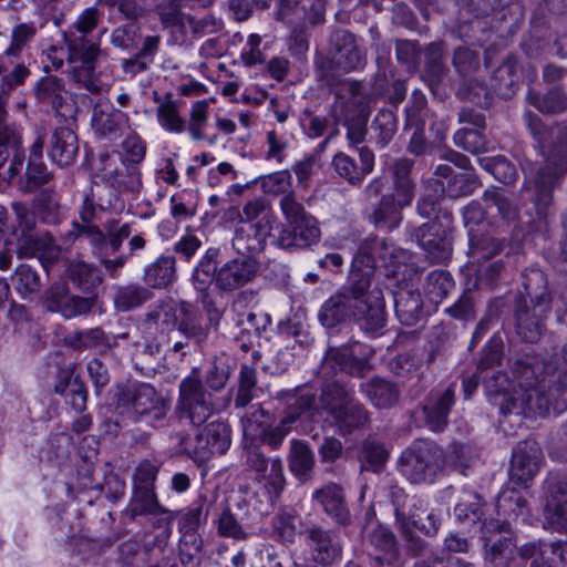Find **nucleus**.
Segmentation results:
<instances>
[{"mask_svg":"<svg viewBox=\"0 0 567 567\" xmlns=\"http://www.w3.org/2000/svg\"><path fill=\"white\" fill-rule=\"evenodd\" d=\"M42 223L55 225L60 220V203L54 187H45L33 198L32 206Z\"/></svg>","mask_w":567,"mask_h":567,"instance_id":"5fc2aeb1","label":"nucleus"},{"mask_svg":"<svg viewBox=\"0 0 567 567\" xmlns=\"http://www.w3.org/2000/svg\"><path fill=\"white\" fill-rule=\"evenodd\" d=\"M336 431L341 436H348L364 429L369 422V412L357 399L330 415Z\"/></svg>","mask_w":567,"mask_h":567,"instance_id":"f704fd0d","label":"nucleus"},{"mask_svg":"<svg viewBox=\"0 0 567 567\" xmlns=\"http://www.w3.org/2000/svg\"><path fill=\"white\" fill-rule=\"evenodd\" d=\"M13 212L16 214V225L11 235L16 240L13 250L18 252L24 246L29 245L42 233L38 231V214L34 209L24 203H13Z\"/></svg>","mask_w":567,"mask_h":567,"instance_id":"72a5a7b5","label":"nucleus"},{"mask_svg":"<svg viewBox=\"0 0 567 567\" xmlns=\"http://www.w3.org/2000/svg\"><path fill=\"white\" fill-rule=\"evenodd\" d=\"M310 524H305L300 515L292 508L280 509L271 520L272 534L282 544H293L297 535L305 537V530Z\"/></svg>","mask_w":567,"mask_h":567,"instance_id":"ea45409f","label":"nucleus"},{"mask_svg":"<svg viewBox=\"0 0 567 567\" xmlns=\"http://www.w3.org/2000/svg\"><path fill=\"white\" fill-rule=\"evenodd\" d=\"M153 297V291L145 284L130 282L114 287L112 301L117 312H128L143 307Z\"/></svg>","mask_w":567,"mask_h":567,"instance_id":"e433bc0d","label":"nucleus"},{"mask_svg":"<svg viewBox=\"0 0 567 567\" xmlns=\"http://www.w3.org/2000/svg\"><path fill=\"white\" fill-rule=\"evenodd\" d=\"M37 100L50 107L56 114L66 116L63 111L65 100L63 97V81L54 75L41 78L34 87Z\"/></svg>","mask_w":567,"mask_h":567,"instance_id":"49530a36","label":"nucleus"},{"mask_svg":"<svg viewBox=\"0 0 567 567\" xmlns=\"http://www.w3.org/2000/svg\"><path fill=\"white\" fill-rule=\"evenodd\" d=\"M258 262L255 257L240 255L225 262L219 268L217 288L223 291H234L251 281L257 274Z\"/></svg>","mask_w":567,"mask_h":567,"instance_id":"b1692460","label":"nucleus"},{"mask_svg":"<svg viewBox=\"0 0 567 567\" xmlns=\"http://www.w3.org/2000/svg\"><path fill=\"white\" fill-rule=\"evenodd\" d=\"M64 271L72 286L83 293L82 297L94 298L95 307L97 288L104 280L102 270L93 262H87L81 258H72L66 260Z\"/></svg>","mask_w":567,"mask_h":567,"instance_id":"5701e85b","label":"nucleus"},{"mask_svg":"<svg viewBox=\"0 0 567 567\" xmlns=\"http://www.w3.org/2000/svg\"><path fill=\"white\" fill-rule=\"evenodd\" d=\"M526 499L519 491L514 488L504 489L499 493L496 509L498 519H484L482 523V537L487 540L493 534L507 533L508 520L516 519L524 515Z\"/></svg>","mask_w":567,"mask_h":567,"instance_id":"6ab92c4d","label":"nucleus"},{"mask_svg":"<svg viewBox=\"0 0 567 567\" xmlns=\"http://www.w3.org/2000/svg\"><path fill=\"white\" fill-rule=\"evenodd\" d=\"M468 245V257L472 265L483 264L497 256L505 248V241L496 238L493 234L475 233L473 230L470 231Z\"/></svg>","mask_w":567,"mask_h":567,"instance_id":"c03bdc74","label":"nucleus"},{"mask_svg":"<svg viewBox=\"0 0 567 567\" xmlns=\"http://www.w3.org/2000/svg\"><path fill=\"white\" fill-rule=\"evenodd\" d=\"M370 349L359 342L342 347H330L321 361L318 374L322 379L319 409L329 416L355 399L353 388L337 378L339 373L363 378L370 370Z\"/></svg>","mask_w":567,"mask_h":567,"instance_id":"7ed1b4c3","label":"nucleus"},{"mask_svg":"<svg viewBox=\"0 0 567 567\" xmlns=\"http://www.w3.org/2000/svg\"><path fill=\"white\" fill-rule=\"evenodd\" d=\"M162 357V344L157 338L144 339L143 342L136 344L133 354L135 369L145 372L151 365L157 363Z\"/></svg>","mask_w":567,"mask_h":567,"instance_id":"0e129e2a","label":"nucleus"},{"mask_svg":"<svg viewBox=\"0 0 567 567\" xmlns=\"http://www.w3.org/2000/svg\"><path fill=\"white\" fill-rule=\"evenodd\" d=\"M175 411L181 421L194 426L203 425L216 411L214 394L204 386L197 369L181 381Z\"/></svg>","mask_w":567,"mask_h":567,"instance_id":"6e6552de","label":"nucleus"},{"mask_svg":"<svg viewBox=\"0 0 567 567\" xmlns=\"http://www.w3.org/2000/svg\"><path fill=\"white\" fill-rule=\"evenodd\" d=\"M303 542L308 548L311 563L330 567L342 557V544L338 535L331 529L310 524L305 530Z\"/></svg>","mask_w":567,"mask_h":567,"instance_id":"f3484780","label":"nucleus"},{"mask_svg":"<svg viewBox=\"0 0 567 567\" xmlns=\"http://www.w3.org/2000/svg\"><path fill=\"white\" fill-rule=\"evenodd\" d=\"M286 224L281 225L274 244L289 252L311 248L321 238L318 219L297 200L295 193L282 196L279 203Z\"/></svg>","mask_w":567,"mask_h":567,"instance_id":"423d86ee","label":"nucleus"},{"mask_svg":"<svg viewBox=\"0 0 567 567\" xmlns=\"http://www.w3.org/2000/svg\"><path fill=\"white\" fill-rule=\"evenodd\" d=\"M542 458L543 453L536 441L518 442L513 450L511 460L509 477L512 482L526 487L537 474Z\"/></svg>","mask_w":567,"mask_h":567,"instance_id":"aec40b11","label":"nucleus"},{"mask_svg":"<svg viewBox=\"0 0 567 567\" xmlns=\"http://www.w3.org/2000/svg\"><path fill=\"white\" fill-rule=\"evenodd\" d=\"M388 243L385 238L378 236H370L365 238L359 246L351 262L349 275L357 272L362 275V279L367 281V287L370 288L372 280L378 276L375 286L388 289L386 281L390 278V269L386 262L388 259Z\"/></svg>","mask_w":567,"mask_h":567,"instance_id":"9b49d317","label":"nucleus"},{"mask_svg":"<svg viewBox=\"0 0 567 567\" xmlns=\"http://www.w3.org/2000/svg\"><path fill=\"white\" fill-rule=\"evenodd\" d=\"M267 514L261 513L252 501L243 498L234 506L224 505L214 524L219 536L246 540L252 534L255 524Z\"/></svg>","mask_w":567,"mask_h":567,"instance_id":"f8f14e48","label":"nucleus"},{"mask_svg":"<svg viewBox=\"0 0 567 567\" xmlns=\"http://www.w3.org/2000/svg\"><path fill=\"white\" fill-rule=\"evenodd\" d=\"M269 231V227L265 223L262 225L244 223L235 231L231 241L233 247L238 256L249 255L254 257V254L264 250Z\"/></svg>","mask_w":567,"mask_h":567,"instance_id":"c9c22d12","label":"nucleus"},{"mask_svg":"<svg viewBox=\"0 0 567 567\" xmlns=\"http://www.w3.org/2000/svg\"><path fill=\"white\" fill-rule=\"evenodd\" d=\"M544 528L567 533V484L549 485L544 507Z\"/></svg>","mask_w":567,"mask_h":567,"instance_id":"7c9ffc66","label":"nucleus"},{"mask_svg":"<svg viewBox=\"0 0 567 567\" xmlns=\"http://www.w3.org/2000/svg\"><path fill=\"white\" fill-rule=\"evenodd\" d=\"M523 285L533 302V310L522 308L516 311L517 333L526 342H535L542 334L543 320L550 310V297L547 293V279L538 268H530L523 274Z\"/></svg>","mask_w":567,"mask_h":567,"instance_id":"0eeeda50","label":"nucleus"},{"mask_svg":"<svg viewBox=\"0 0 567 567\" xmlns=\"http://www.w3.org/2000/svg\"><path fill=\"white\" fill-rule=\"evenodd\" d=\"M394 307L398 319L403 324L412 326L416 322L422 308L420 293L409 291L406 292V298L400 295V297L394 300Z\"/></svg>","mask_w":567,"mask_h":567,"instance_id":"338daca9","label":"nucleus"},{"mask_svg":"<svg viewBox=\"0 0 567 567\" xmlns=\"http://www.w3.org/2000/svg\"><path fill=\"white\" fill-rule=\"evenodd\" d=\"M177 279L176 260L174 256H159L148 264L144 270L142 280L151 289H167Z\"/></svg>","mask_w":567,"mask_h":567,"instance_id":"58836bf2","label":"nucleus"},{"mask_svg":"<svg viewBox=\"0 0 567 567\" xmlns=\"http://www.w3.org/2000/svg\"><path fill=\"white\" fill-rule=\"evenodd\" d=\"M367 281L362 275L348 276L341 291L323 302L318 318L327 329L354 320L371 333H378L386 324L385 299L378 286L368 295Z\"/></svg>","mask_w":567,"mask_h":567,"instance_id":"f03ea898","label":"nucleus"},{"mask_svg":"<svg viewBox=\"0 0 567 567\" xmlns=\"http://www.w3.org/2000/svg\"><path fill=\"white\" fill-rule=\"evenodd\" d=\"M14 56L1 54L6 71L0 75V102L8 103L10 94L18 87L22 86L30 78L31 71L24 63H14Z\"/></svg>","mask_w":567,"mask_h":567,"instance_id":"de8ad7c7","label":"nucleus"},{"mask_svg":"<svg viewBox=\"0 0 567 567\" xmlns=\"http://www.w3.org/2000/svg\"><path fill=\"white\" fill-rule=\"evenodd\" d=\"M75 364L58 370L54 392L66 399V402L79 413L86 409L87 388L80 375H74Z\"/></svg>","mask_w":567,"mask_h":567,"instance_id":"bb28decb","label":"nucleus"},{"mask_svg":"<svg viewBox=\"0 0 567 567\" xmlns=\"http://www.w3.org/2000/svg\"><path fill=\"white\" fill-rule=\"evenodd\" d=\"M111 405L120 415L134 422L146 421L152 426L163 422L168 412L162 394L150 383L138 381L117 383L112 391Z\"/></svg>","mask_w":567,"mask_h":567,"instance_id":"39448f33","label":"nucleus"},{"mask_svg":"<svg viewBox=\"0 0 567 567\" xmlns=\"http://www.w3.org/2000/svg\"><path fill=\"white\" fill-rule=\"evenodd\" d=\"M127 122V114L115 109L112 104L99 102L94 105L91 125L99 137L109 141L117 140L122 136Z\"/></svg>","mask_w":567,"mask_h":567,"instance_id":"393cba45","label":"nucleus"},{"mask_svg":"<svg viewBox=\"0 0 567 567\" xmlns=\"http://www.w3.org/2000/svg\"><path fill=\"white\" fill-rule=\"evenodd\" d=\"M40 305L48 312L59 313L64 319H72L91 313L94 308V298L74 295L68 282L55 280L41 293Z\"/></svg>","mask_w":567,"mask_h":567,"instance_id":"4468645a","label":"nucleus"},{"mask_svg":"<svg viewBox=\"0 0 567 567\" xmlns=\"http://www.w3.org/2000/svg\"><path fill=\"white\" fill-rule=\"evenodd\" d=\"M286 399L285 419L291 425L300 417L312 419L320 411L316 392L310 388L300 386L281 393Z\"/></svg>","mask_w":567,"mask_h":567,"instance_id":"2f4dec72","label":"nucleus"},{"mask_svg":"<svg viewBox=\"0 0 567 567\" xmlns=\"http://www.w3.org/2000/svg\"><path fill=\"white\" fill-rule=\"evenodd\" d=\"M65 344L68 348L75 351L101 347L110 349L113 347V343L111 342L110 338L100 327L85 330H78L74 331L73 333H70L65 338Z\"/></svg>","mask_w":567,"mask_h":567,"instance_id":"603ef678","label":"nucleus"},{"mask_svg":"<svg viewBox=\"0 0 567 567\" xmlns=\"http://www.w3.org/2000/svg\"><path fill=\"white\" fill-rule=\"evenodd\" d=\"M216 495L208 494L207 491H200L187 511L182 515L178 523L179 530L197 532L202 524H206L209 512L216 504Z\"/></svg>","mask_w":567,"mask_h":567,"instance_id":"a18cd8bd","label":"nucleus"},{"mask_svg":"<svg viewBox=\"0 0 567 567\" xmlns=\"http://www.w3.org/2000/svg\"><path fill=\"white\" fill-rule=\"evenodd\" d=\"M179 305L172 297H164L148 307L142 316V324L147 330L161 333L172 332L178 327L181 318L177 316Z\"/></svg>","mask_w":567,"mask_h":567,"instance_id":"c756f323","label":"nucleus"},{"mask_svg":"<svg viewBox=\"0 0 567 567\" xmlns=\"http://www.w3.org/2000/svg\"><path fill=\"white\" fill-rule=\"evenodd\" d=\"M131 519L145 515H167V522L175 519L177 513L163 507L155 488H133V495L126 511Z\"/></svg>","mask_w":567,"mask_h":567,"instance_id":"4c0bfd02","label":"nucleus"},{"mask_svg":"<svg viewBox=\"0 0 567 567\" xmlns=\"http://www.w3.org/2000/svg\"><path fill=\"white\" fill-rule=\"evenodd\" d=\"M231 374V365L227 358H215L204 377L203 384L213 394L225 389Z\"/></svg>","mask_w":567,"mask_h":567,"instance_id":"680f3d73","label":"nucleus"},{"mask_svg":"<svg viewBox=\"0 0 567 567\" xmlns=\"http://www.w3.org/2000/svg\"><path fill=\"white\" fill-rule=\"evenodd\" d=\"M11 280L17 292L24 299L38 293L42 286L39 272L28 264L19 265Z\"/></svg>","mask_w":567,"mask_h":567,"instance_id":"13d9d810","label":"nucleus"},{"mask_svg":"<svg viewBox=\"0 0 567 567\" xmlns=\"http://www.w3.org/2000/svg\"><path fill=\"white\" fill-rule=\"evenodd\" d=\"M349 97L340 109V120L347 127V138L351 145L361 144L367 134V124L370 115L368 96L363 93V85L359 81L346 84Z\"/></svg>","mask_w":567,"mask_h":567,"instance_id":"ddd939ff","label":"nucleus"},{"mask_svg":"<svg viewBox=\"0 0 567 567\" xmlns=\"http://www.w3.org/2000/svg\"><path fill=\"white\" fill-rule=\"evenodd\" d=\"M362 468L373 473H380L385 468L389 452L383 443L368 439L361 450Z\"/></svg>","mask_w":567,"mask_h":567,"instance_id":"e2e57ef3","label":"nucleus"},{"mask_svg":"<svg viewBox=\"0 0 567 567\" xmlns=\"http://www.w3.org/2000/svg\"><path fill=\"white\" fill-rule=\"evenodd\" d=\"M480 166L503 184H511L516 179L515 166L504 156L480 157Z\"/></svg>","mask_w":567,"mask_h":567,"instance_id":"69168bd1","label":"nucleus"},{"mask_svg":"<svg viewBox=\"0 0 567 567\" xmlns=\"http://www.w3.org/2000/svg\"><path fill=\"white\" fill-rule=\"evenodd\" d=\"M453 141L456 146L472 154H480L489 150L486 137L477 128H461L454 134Z\"/></svg>","mask_w":567,"mask_h":567,"instance_id":"774afa93","label":"nucleus"},{"mask_svg":"<svg viewBox=\"0 0 567 567\" xmlns=\"http://www.w3.org/2000/svg\"><path fill=\"white\" fill-rule=\"evenodd\" d=\"M61 251V247L56 244L53 235L44 231L17 254L22 258L38 257L42 267L49 271V268L59 260Z\"/></svg>","mask_w":567,"mask_h":567,"instance_id":"37998d69","label":"nucleus"},{"mask_svg":"<svg viewBox=\"0 0 567 567\" xmlns=\"http://www.w3.org/2000/svg\"><path fill=\"white\" fill-rule=\"evenodd\" d=\"M333 61L339 69L350 72L362 68L365 64V55L357 38L350 31L334 29L329 39Z\"/></svg>","mask_w":567,"mask_h":567,"instance_id":"412c9836","label":"nucleus"},{"mask_svg":"<svg viewBox=\"0 0 567 567\" xmlns=\"http://www.w3.org/2000/svg\"><path fill=\"white\" fill-rule=\"evenodd\" d=\"M566 172L567 143H561L551 151L545 166L539 167L535 175L526 177L525 193L534 202L539 218L546 217L554 185Z\"/></svg>","mask_w":567,"mask_h":567,"instance_id":"1a4fd4ad","label":"nucleus"},{"mask_svg":"<svg viewBox=\"0 0 567 567\" xmlns=\"http://www.w3.org/2000/svg\"><path fill=\"white\" fill-rule=\"evenodd\" d=\"M231 444V430L224 421L208 423L196 436V449L203 452V456L221 455Z\"/></svg>","mask_w":567,"mask_h":567,"instance_id":"473e14b6","label":"nucleus"},{"mask_svg":"<svg viewBox=\"0 0 567 567\" xmlns=\"http://www.w3.org/2000/svg\"><path fill=\"white\" fill-rule=\"evenodd\" d=\"M8 103L0 102V150L20 148L22 145L21 127L11 118L7 111Z\"/></svg>","mask_w":567,"mask_h":567,"instance_id":"052dcab7","label":"nucleus"},{"mask_svg":"<svg viewBox=\"0 0 567 567\" xmlns=\"http://www.w3.org/2000/svg\"><path fill=\"white\" fill-rule=\"evenodd\" d=\"M443 451L431 441L419 440L398 461V468L412 483H432L444 466Z\"/></svg>","mask_w":567,"mask_h":567,"instance_id":"9d476101","label":"nucleus"},{"mask_svg":"<svg viewBox=\"0 0 567 567\" xmlns=\"http://www.w3.org/2000/svg\"><path fill=\"white\" fill-rule=\"evenodd\" d=\"M64 42L68 47L70 61L81 62L87 70H95L97 60L102 54L100 43L87 35H74L64 33Z\"/></svg>","mask_w":567,"mask_h":567,"instance_id":"79ce46f5","label":"nucleus"},{"mask_svg":"<svg viewBox=\"0 0 567 567\" xmlns=\"http://www.w3.org/2000/svg\"><path fill=\"white\" fill-rule=\"evenodd\" d=\"M315 453L310 445L300 440H292L288 455V466L292 475L301 483L313 478Z\"/></svg>","mask_w":567,"mask_h":567,"instance_id":"a19ab883","label":"nucleus"},{"mask_svg":"<svg viewBox=\"0 0 567 567\" xmlns=\"http://www.w3.org/2000/svg\"><path fill=\"white\" fill-rule=\"evenodd\" d=\"M73 228L76 238H84L89 241L93 256L104 267L106 275L111 279H117L128 256L118 255L115 258H110V254L106 251L107 238L104 228L102 229L95 224H79L78 221L73 223Z\"/></svg>","mask_w":567,"mask_h":567,"instance_id":"a211bd4d","label":"nucleus"},{"mask_svg":"<svg viewBox=\"0 0 567 567\" xmlns=\"http://www.w3.org/2000/svg\"><path fill=\"white\" fill-rule=\"evenodd\" d=\"M485 504L482 497L472 492L464 493V497L455 505L454 515L458 522L477 524L484 516Z\"/></svg>","mask_w":567,"mask_h":567,"instance_id":"bf43d9fd","label":"nucleus"},{"mask_svg":"<svg viewBox=\"0 0 567 567\" xmlns=\"http://www.w3.org/2000/svg\"><path fill=\"white\" fill-rule=\"evenodd\" d=\"M234 341L244 351L251 350L261 337V333L270 324V317L267 313H256L254 311H241L236 315Z\"/></svg>","mask_w":567,"mask_h":567,"instance_id":"cd10ccee","label":"nucleus"},{"mask_svg":"<svg viewBox=\"0 0 567 567\" xmlns=\"http://www.w3.org/2000/svg\"><path fill=\"white\" fill-rule=\"evenodd\" d=\"M243 458L256 486L249 499L261 513H269L287 485L282 461L267 456L261 445L255 442L246 443Z\"/></svg>","mask_w":567,"mask_h":567,"instance_id":"20e7f679","label":"nucleus"},{"mask_svg":"<svg viewBox=\"0 0 567 567\" xmlns=\"http://www.w3.org/2000/svg\"><path fill=\"white\" fill-rule=\"evenodd\" d=\"M312 499L316 501L322 511L336 524L342 527L351 525L352 517L348 508L343 488L336 483H329L312 493Z\"/></svg>","mask_w":567,"mask_h":567,"instance_id":"a878e982","label":"nucleus"},{"mask_svg":"<svg viewBox=\"0 0 567 567\" xmlns=\"http://www.w3.org/2000/svg\"><path fill=\"white\" fill-rule=\"evenodd\" d=\"M257 389L256 368L251 364L243 363L238 375L235 406L238 409L247 406L254 400Z\"/></svg>","mask_w":567,"mask_h":567,"instance_id":"4d7b16f0","label":"nucleus"},{"mask_svg":"<svg viewBox=\"0 0 567 567\" xmlns=\"http://www.w3.org/2000/svg\"><path fill=\"white\" fill-rule=\"evenodd\" d=\"M453 403L454 390L449 388L436 400L423 406L426 423L432 431L440 432L445 427Z\"/></svg>","mask_w":567,"mask_h":567,"instance_id":"8fccbe9b","label":"nucleus"},{"mask_svg":"<svg viewBox=\"0 0 567 567\" xmlns=\"http://www.w3.org/2000/svg\"><path fill=\"white\" fill-rule=\"evenodd\" d=\"M181 320L178 327L173 330L175 334H179L181 339L169 334L172 341V351L186 355L183 351L185 348L194 344L200 347L209 336V327L203 324L202 317L197 310L187 301L179 302Z\"/></svg>","mask_w":567,"mask_h":567,"instance_id":"dca6fc26","label":"nucleus"},{"mask_svg":"<svg viewBox=\"0 0 567 567\" xmlns=\"http://www.w3.org/2000/svg\"><path fill=\"white\" fill-rule=\"evenodd\" d=\"M178 558L184 567H198L204 557V540L198 532L179 530Z\"/></svg>","mask_w":567,"mask_h":567,"instance_id":"3c124183","label":"nucleus"},{"mask_svg":"<svg viewBox=\"0 0 567 567\" xmlns=\"http://www.w3.org/2000/svg\"><path fill=\"white\" fill-rule=\"evenodd\" d=\"M152 7L164 30H168L172 44H183L187 39L185 30L186 14L183 12V0H143Z\"/></svg>","mask_w":567,"mask_h":567,"instance_id":"4be33fe9","label":"nucleus"},{"mask_svg":"<svg viewBox=\"0 0 567 567\" xmlns=\"http://www.w3.org/2000/svg\"><path fill=\"white\" fill-rule=\"evenodd\" d=\"M54 179L53 172L49 171L42 161H28L23 176H19L17 186L23 194H32L45 187Z\"/></svg>","mask_w":567,"mask_h":567,"instance_id":"09e8293b","label":"nucleus"},{"mask_svg":"<svg viewBox=\"0 0 567 567\" xmlns=\"http://www.w3.org/2000/svg\"><path fill=\"white\" fill-rule=\"evenodd\" d=\"M103 181L117 193H140L142 188L141 172L135 165H126L125 171L109 172L103 175Z\"/></svg>","mask_w":567,"mask_h":567,"instance_id":"6e6d98bb","label":"nucleus"},{"mask_svg":"<svg viewBox=\"0 0 567 567\" xmlns=\"http://www.w3.org/2000/svg\"><path fill=\"white\" fill-rule=\"evenodd\" d=\"M78 154L79 138L71 128L59 126L48 135V155L58 166L72 165Z\"/></svg>","mask_w":567,"mask_h":567,"instance_id":"c85d7f7f","label":"nucleus"},{"mask_svg":"<svg viewBox=\"0 0 567 567\" xmlns=\"http://www.w3.org/2000/svg\"><path fill=\"white\" fill-rule=\"evenodd\" d=\"M411 166V161L406 158L399 159L395 163V192L392 193V206L394 204H396L399 207L408 206L411 204L414 197L413 185L409 178Z\"/></svg>","mask_w":567,"mask_h":567,"instance_id":"864d4df0","label":"nucleus"},{"mask_svg":"<svg viewBox=\"0 0 567 567\" xmlns=\"http://www.w3.org/2000/svg\"><path fill=\"white\" fill-rule=\"evenodd\" d=\"M451 223V214L443 212L442 221L423 224L415 231L419 246L433 262H444L452 256Z\"/></svg>","mask_w":567,"mask_h":567,"instance_id":"2eb2a0df","label":"nucleus"},{"mask_svg":"<svg viewBox=\"0 0 567 567\" xmlns=\"http://www.w3.org/2000/svg\"><path fill=\"white\" fill-rule=\"evenodd\" d=\"M567 364V343L561 350ZM551 364H546L537 355L526 353L513 367V374L520 392L512 398V408L502 406L504 413H524L528 416H545L553 409L555 412L567 410V373L554 381Z\"/></svg>","mask_w":567,"mask_h":567,"instance_id":"f257e3e1","label":"nucleus"}]
</instances>
